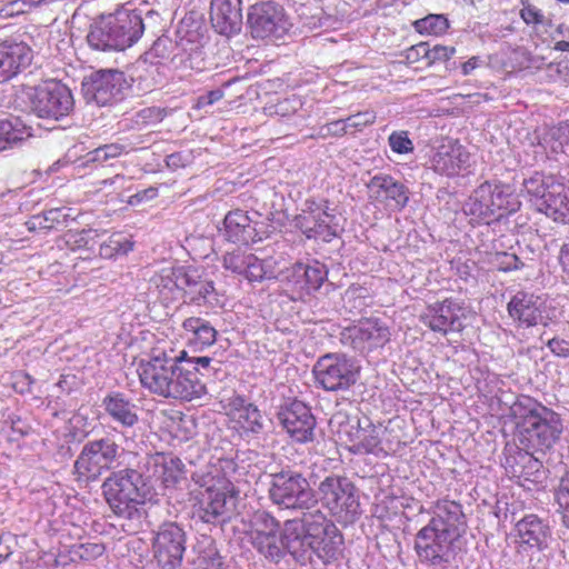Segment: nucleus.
Returning <instances> with one entry per match:
<instances>
[{"label": "nucleus", "mask_w": 569, "mask_h": 569, "mask_svg": "<svg viewBox=\"0 0 569 569\" xmlns=\"http://www.w3.org/2000/svg\"><path fill=\"white\" fill-rule=\"evenodd\" d=\"M320 499L339 521L353 522L360 515V502L353 482L345 477L331 475L318 487Z\"/></svg>", "instance_id": "obj_9"}, {"label": "nucleus", "mask_w": 569, "mask_h": 569, "mask_svg": "<svg viewBox=\"0 0 569 569\" xmlns=\"http://www.w3.org/2000/svg\"><path fill=\"white\" fill-rule=\"evenodd\" d=\"M182 327L203 346H211L216 341L217 330L202 318L190 317L183 321Z\"/></svg>", "instance_id": "obj_46"}, {"label": "nucleus", "mask_w": 569, "mask_h": 569, "mask_svg": "<svg viewBox=\"0 0 569 569\" xmlns=\"http://www.w3.org/2000/svg\"><path fill=\"white\" fill-rule=\"evenodd\" d=\"M495 59L506 72L531 68L540 69L545 60L542 57L532 56L522 47L502 49L500 53L495 56Z\"/></svg>", "instance_id": "obj_34"}, {"label": "nucleus", "mask_w": 569, "mask_h": 569, "mask_svg": "<svg viewBox=\"0 0 569 569\" xmlns=\"http://www.w3.org/2000/svg\"><path fill=\"white\" fill-rule=\"evenodd\" d=\"M523 188L540 212L556 222L569 223V187L563 181L535 173L523 181Z\"/></svg>", "instance_id": "obj_5"}, {"label": "nucleus", "mask_w": 569, "mask_h": 569, "mask_svg": "<svg viewBox=\"0 0 569 569\" xmlns=\"http://www.w3.org/2000/svg\"><path fill=\"white\" fill-rule=\"evenodd\" d=\"M439 520L441 529L453 531L455 537H459L465 527V515L460 503L452 500H439L435 507V516L429 522Z\"/></svg>", "instance_id": "obj_35"}, {"label": "nucleus", "mask_w": 569, "mask_h": 569, "mask_svg": "<svg viewBox=\"0 0 569 569\" xmlns=\"http://www.w3.org/2000/svg\"><path fill=\"white\" fill-rule=\"evenodd\" d=\"M154 476L161 480L164 487L174 486L182 475L183 465L177 457L158 453L153 459Z\"/></svg>", "instance_id": "obj_40"}, {"label": "nucleus", "mask_w": 569, "mask_h": 569, "mask_svg": "<svg viewBox=\"0 0 569 569\" xmlns=\"http://www.w3.org/2000/svg\"><path fill=\"white\" fill-rule=\"evenodd\" d=\"M102 406L113 421L124 428H131L138 422L137 406L121 392H110Z\"/></svg>", "instance_id": "obj_30"}, {"label": "nucleus", "mask_w": 569, "mask_h": 569, "mask_svg": "<svg viewBox=\"0 0 569 569\" xmlns=\"http://www.w3.org/2000/svg\"><path fill=\"white\" fill-rule=\"evenodd\" d=\"M300 269L303 270V276L306 279V286L308 290H317L321 287L325 279V273L320 268L300 266Z\"/></svg>", "instance_id": "obj_60"}, {"label": "nucleus", "mask_w": 569, "mask_h": 569, "mask_svg": "<svg viewBox=\"0 0 569 569\" xmlns=\"http://www.w3.org/2000/svg\"><path fill=\"white\" fill-rule=\"evenodd\" d=\"M153 553L163 569H174L182 562L186 551V532L176 522H164L153 539Z\"/></svg>", "instance_id": "obj_16"}, {"label": "nucleus", "mask_w": 569, "mask_h": 569, "mask_svg": "<svg viewBox=\"0 0 569 569\" xmlns=\"http://www.w3.org/2000/svg\"><path fill=\"white\" fill-rule=\"evenodd\" d=\"M183 302L199 308L213 309L221 307L220 295L214 287V282L197 273L196 270L186 272L183 279Z\"/></svg>", "instance_id": "obj_18"}, {"label": "nucleus", "mask_w": 569, "mask_h": 569, "mask_svg": "<svg viewBox=\"0 0 569 569\" xmlns=\"http://www.w3.org/2000/svg\"><path fill=\"white\" fill-rule=\"evenodd\" d=\"M545 150H550L555 154L565 153L569 147V123L561 122L556 127L548 129L540 141Z\"/></svg>", "instance_id": "obj_43"}, {"label": "nucleus", "mask_w": 569, "mask_h": 569, "mask_svg": "<svg viewBox=\"0 0 569 569\" xmlns=\"http://www.w3.org/2000/svg\"><path fill=\"white\" fill-rule=\"evenodd\" d=\"M186 272L183 269L163 270L151 279V284L163 303L168 305L182 297L183 284L180 282L186 279Z\"/></svg>", "instance_id": "obj_31"}, {"label": "nucleus", "mask_w": 569, "mask_h": 569, "mask_svg": "<svg viewBox=\"0 0 569 569\" xmlns=\"http://www.w3.org/2000/svg\"><path fill=\"white\" fill-rule=\"evenodd\" d=\"M519 202L510 188L500 183L483 182L463 206V211L478 221L501 218L518 210Z\"/></svg>", "instance_id": "obj_8"}, {"label": "nucleus", "mask_w": 569, "mask_h": 569, "mask_svg": "<svg viewBox=\"0 0 569 569\" xmlns=\"http://www.w3.org/2000/svg\"><path fill=\"white\" fill-rule=\"evenodd\" d=\"M370 198L396 210H402L409 201L408 188L388 174H378L368 183Z\"/></svg>", "instance_id": "obj_21"}, {"label": "nucleus", "mask_w": 569, "mask_h": 569, "mask_svg": "<svg viewBox=\"0 0 569 569\" xmlns=\"http://www.w3.org/2000/svg\"><path fill=\"white\" fill-rule=\"evenodd\" d=\"M299 526L296 519L286 521L282 549L284 548L299 565H310L316 569L313 539L301 535Z\"/></svg>", "instance_id": "obj_24"}, {"label": "nucleus", "mask_w": 569, "mask_h": 569, "mask_svg": "<svg viewBox=\"0 0 569 569\" xmlns=\"http://www.w3.org/2000/svg\"><path fill=\"white\" fill-rule=\"evenodd\" d=\"M174 49H181L190 59L200 49L198 34L186 32L176 43L168 36H161L153 42L147 54L150 58L168 59Z\"/></svg>", "instance_id": "obj_32"}, {"label": "nucleus", "mask_w": 569, "mask_h": 569, "mask_svg": "<svg viewBox=\"0 0 569 569\" xmlns=\"http://www.w3.org/2000/svg\"><path fill=\"white\" fill-rule=\"evenodd\" d=\"M103 497L112 512L128 520L127 531L136 532L141 526L143 505L148 495L141 472L126 468L112 472L102 483Z\"/></svg>", "instance_id": "obj_2"}, {"label": "nucleus", "mask_w": 569, "mask_h": 569, "mask_svg": "<svg viewBox=\"0 0 569 569\" xmlns=\"http://www.w3.org/2000/svg\"><path fill=\"white\" fill-rule=\"evenodd\" d=\"M99 247V254L102 258L111 259L119 254H127L132 250L133 243L120 234H112Z\"/></svg>", "instance_id": "obj_50"}, {"label": "nucleus", "mask_w": 569, "mask_h": 569, "mask_svg": "<svg viewBox=\"0 0 569 569\" xmlns=\"http://www.w3.org/2000/svg\"><path fill=\"white\" fill-rule=\"evenodd\" d=\"M28 13L22 0H11L0 7V18L9 19L19 14Z\"/></svg>", "instance_id": "obj_62"}, {"label": "nucleus", "mask_w": 569, "mask_h": 569, "mask_svg": "<svg viewBox=\"0 0 569 569\" xmlns=\"http://www.w3.org/2000/svg\"><path fill=\"white\" fill-rule=\"evenodd\" d=\"M519 440L527 449L545 452L553 447L562 433V421L551 409L536 405L518 425Z\"/></svg>", "instance_id": "obj_6"}, {"label": "nucleus", "mask_w": 569, "mask_h": 569, "mask_svg": "<svg viewBox=\"0 0 569 569\" xmlns=\"http://www.w3.org/2000/svg\"><path fill=\"white\" fill-rule=\"evenodd\" d=\"M154 72L156 68L152 64H148L147 61L138 62L131 69V86H134L139 92L152 91L157 84Z\"/></svg>", "instance_id": "obj_48"}, {"label": "nucleus", "mask_w": 569, "mask_h": 569, "mask_svg": "<svg viewBox=\"0 0 569 569\" xmlns=\"http://www.w3.org/2000/svg\"><path fill=\"white\" fill-rule=\"evenodd\" d=\"M249 243H242L223 257V267L246 279H249Z\"/></svg>", "instance_id": "obj_47"}, {"label": "nucleus", "mask_w": 569, "mask_h": 569, "mask_svg": "<svg viewBox=\"0 0 569 569\" xmlns=\"http://www.w3.org/2000/svg\"><path fill=\"white\" fill-rule=\"evenodd\" d=\"M335 219V216L327 211L310 212L299 217L298 224L307 238L330 242L337 237V226L333 223Z\"/></svg>", "instance_id": "obj_27"}, {"label": "nucleus", "mask_w": 569, "mask_h": 569, "mask_svg": "<svg viewBox=\"0 0 569 569\" xmlns=\"http://www.w3.org/2000/svg\"><path fill=\"white\" fill-rule=\"evenodd\" d=\"M251 545L270 561L278 562L282 557L283 538H280L279 531L270 533V537L267 533L253 536Z\"/></svg>", "instance_id": "obj_45"}, {"label": "nucleus", "mask_w": 569, "mask_h": 569, "mask_svg": "<svg viewBox=\"0 0 569 569\" xmlns=\"http://www.w3.org/2000/svg\"><path fill=\"white\" fill-rule=\"evenodd\" d=\"M302 107V101L299 97L292 94L291 97L284 98L278 101L276 104L263 108L268 110L270 114H277L280 117H288L296 113Z\"/></svg>", "instance_id": "obj_54"}, {"label": "nucleus", "mask_w": 569, "mask_h": 569, "mask_svg": "<svg viewBox=\"0 0 569 569\" xmlns=\"http://www.w3.org/2000/svg\"><path fill=\"white\" fill-rule=\"evenodd\" d=\"M127 87L124 73L114 69L91 72L81 83L84 99L98 106H107L120 100Z\"/></svg>", "instance_id": "obj_14"}, {"label": "nucleus", "mask_w": 569, "mask_h": 569, "mask_svg": "<svg viewBox=\"0 0 569 569\" xmlns=\"http://www.w3.org/2000/svg\"><path fill=\"white\" fill-rule=\"evenodd\" d=\"M391 150L399 154H406L413 151V142L409 139L405 130L393 131L388 138Z\"/></svg>", "instance_id": "obj_58"}, {"label": "nucleus", "mask_w": 569, "mask_h": 569, "mask_svg": "<svg viewBox=\"0 0 569 569\" xmlns=\"http://www.w3.org/2000/svg\"><path fill=\"white\" fill-rule=\"evenodd\" d=\"M94 236L96 231L91 229H82L80 231L69 230L64 234V241L71 250H78L82 248L92 249L94 244Z\"/></svg>", "instance_id": "obj_52"}, {"label": "nucleus", "mask_w": 569, "mask_h": 569, "mask_svg": "<svg viewBox=\"0 0 569 569\" xmlns=\"http://www.w3.org/2000/svg\"><path fill=\"white\" fill-rule=\"evenodd\" d=\"M550 351L561 358H569V341L560 338H552L547 342Z\"/></svg>", "instance_id": "obj_64"}, {"label": "nucleus", "mask_w": 569, "mask_h": 569, "mask_svg": "<svg viewBox=\"0 0 569 569\" xmlns=\"http://www.w3.org/2000/svg\"><path fill=\"white\" fill-rule=\"evenodd\" d=\"M241 0H211L210 21L220 34L232 36L242 27Z\"/></svg>", "instance_id": "obj_22"}, {"label": "nucleus", "mask_w": 569, "mask_h": 569, "mask_svg": "<svg viewBox=\"0 0 569 569\" xmlns=\"http://www.w3.org/2000/svg\"><path fill=\"white\" fill-rule=\"evenodd\" d=\"M251 478L256 479L257 487H266V482L272 479L273 473H278L276 471L274 465V456L270 451L252 452L251 451Z\"/></svg>", "instance_id": "obj_42"}, {"label": "nucleus", "mask_w": 569, "mask_h": 569, "mask_svg": "<svg viewBox=\"0 0 569 569\" xmlns=\"http://www.w3.org/2000/svg\"><path fill=\"white\" fill-rule=\"evenodd\" d=\"M462 308L451 299L435 302L426 308L420 320L430 330L443 336L450 332H459L463 328Z\"/></svg>", "instance_id": "obj_17"}, {"label": "nucleus", "mask_w": 569, "mask_h": 569, "mask_svg": "<svg viewBox=\"0 0 569 569\" xmlns=\"http://www.w3.org/2000/svg\"><path fill=\"white\" fill-rule=\"evenodd\" d=\"M376 120V113L371 110L358 112L346 118L349 129L361 130L363 127L372 124Z\"/></svg>", "instance_id": "obj_59"}, {"label": "nucleus", "mask_w": 569, "mask_h": 569, "mask_svg": "<svg viewBox=\"0 0 569 569\" xmlns=\"http://www.w3.org/2000/svg\"><path fill=\"white\" fill-rule=\"evenodd\" d=\"M273 503L287 509H310L317 505L315 491L299 471L282 469L266 482Z\"/></svg>", "instance_id": "obj_7"}, {"label": "nucleus", "mask_w": 569, "mask_h": 569, "mask_svg": "<svg viewBox=\"0 0 569 569\" xmlns=\"http://www.w3.org/2000/svg\"><path fill=\"white\" fill-rule=\"evenodd\" d=\"M228 416L232 423V428L240 436L249 432V403L243 396H234L230 398L228 403Z\"/></svg>", "instance_id": "obj_44"}, {"label": "nucleus", "mask_w": 569, "mask_h": 569, "mask_svg": "<svg viewBox=\"0 0 569 569\" xmlns=\"http://www.w3.org/2000/svg\"><path fill=\"white\" fill-rule=\"evenodd\" d=\"M347 436L350 442L348 450L353 455L377 453L380 449L379 431L370 421H367L366 426L358 421L357 426H351Z\"/></svg>", "instance_id": "obj_29"}, {"label": "nucleus", "mask_w": 569, "mask_h": 569, "mask_svg": "<svg viewBox=\"0 0 569 569\" xmlns=\"http://www.w3.org/2000/svg\"><path fill=\"white\" fill-rule=\"evenodd\" d=\"M32 50L24 42L3 41L0 43V83H4L24 69L32 61Z\"/></svg>", "instance_id": "obj_20"}, {"label": "nucleus", "mask_w": 569, "mask_h": 569, "mask_svg": "<svg viewBox=\"0 0 569 569\" xmlns=\"http://www.w3.org/2000/svg\"><path fill=\"white\" fill-rule=\"evenodd\" d=\"M143 31L141 14L137 10L121 8L96 20L87 34V42L97 51H123L134 44Z\"/></svg>", "instance_id": "obj_3"}, {"label": "nucleus", "mask_w": 569, "mask_h": 569, "mask_svg": "<svg viewBox=\"0 0 569 569\" xmlns=\"http://www.w3.org/2000/svg\"><path fill=\"white\" fill-rule=\"evenodd\" d=\"M366 291L362 287H349L343 295L345 306L349 307L351 312H360L368 305Z\"/></svg>", "instance_id": "obj_55"}, {"label": "nucleus", "mask_w": 569, "mask_h": 569, "mask_svg": "<svg viewBox=\"0 0 569 569\" xmlns=\"http://www.w3.org/2000/svg\"><path fill=\"white\" fill-rule=\"evenodd\" d=\"M428 54H429V44L427 42H420L418 44L410 47L406 51V59L410 63H415V62L419 61L420 59H426L428 61Z\"/></svg>", "instance_id": "obj_63"}, {"label": "nucleus", "mask_w": 569, "mask_h": 569, "mask_svg": "<svg viewBox=\"0 0 569 569\" xmlns=\"http://www.w3.org/2000/svg\"><path fill=\"white\" fill-rule=\"evenodd\" d=\"M556 499L562 510L563 523L569 528V470L560 479L556 491Z\"/></svg>", "instance_id": "obj_56"}, {"label": "nucleus", "mask_w": 569, "mask_h": 569, "mask_svg": "<svg viewBox=\"0 0 569 569\" xmlns=\"http://www.w3.org/2000/svg\"><path fill=\"white\" fill-rule=\"evenodd\" d=\"M503 467L510 477L530 480L540 471L542 463L528 450L516 448L506 456Z\"/></svg>", "instance_id": "obj_33"}, {"label": "nucleus", "mask_w": 569, "mask_h": 569, "mask_svg": "<svg viewBox=\"0 0 569 569\" xmlns=\"http://www.w3.org/2000/svg\"><path fill=\"white\" fill-rule=\"evenodd\" d=\"M455 52L456 49L453 47L440 44H436L432 48L429 47L428 64L437 61H447L455 54Z\"/></svg>", "instance_id": "obj_61"}, {"label": "nucleus", "mask_w": 569, "mask_h": 569, "mask_svg": "<svg viewBox=\"0 0 569 569\" xmlns=\"http://www.w3.org/2000/svg\"><path fill=\"white\" fill-rule=\"evenodd\" d=\"M279 522L267 511L257 510L251 515V539L253 536H262L279 531Z\"/></svg>", "instance_id": "obj_49"}, {"label": "nucleus", "mask_w": 569, "mask_h": 569, "mask_svg": "<svg viewBox=\"0 0 569 569\" xmlns=\"http://www.w3.org/2000/svg\"><path fill=\"white\" fill-rule=\"evenodd\" d=\"M226 237L231 242L248 243L247 228L249 227V216L247 212L236 209L230 211L223 221Z\"/></svg>", "instance_id": "obj_41"}, {"label": "nucleus", "mask_w": 569, "mask_h": 569, "mask_svg": "<svg viewBox=\"0 0 569 569\" xmlns=\"http://www.w3.org/2000/svg\"><path fill=\"white\" fill-rule=\"evenodd\" d=\"M31 137L33 128L22 117L10 114L0 119V152L20 147Z\"/></svg>", "instance_id": "obj_28"}, {"label": "nucleus", "mask_w": 569, "mask_h": 569, "mask_svg": "<svg viewBox=\"0 0 569 569\" xmlns=\"http://www.w3.org/2000/svg\"><path fill=\"white\" fill-rule=\"evenodd\" d=\"M221 362L210 357H171L164 351H153L150 359L141 361L138 375L142 387L159 397L192 401L207 393V383L213 380Z\"/></svg>", "instance_id": "obj_1"}, {"label": "nucleus", "mask_w": 569, "mask_h": 569, "mask_svg": "<svg viewBox=\"0 0 569 569\" xmlns=\"http://www.w3.org/2000/svg\"><path fill=\"white\" fill-rule=\"evenodd\" d=\"M27 96L31 111L42 119L60 120L74 107L70 88L58 80H47L28 88Z\"/></svg>", "instance_id": "obj_10"}, {"label": "nucleus", "mask_w": 569, "mask_h": 569, "mask_svg": "<svg viewBox=\"0 0 569 569\" xmlns=\"http://www.w3.org/2000/svg\"><path fill=\"white\" fill-rule=\"evenodd\" d=\"M347 337L351 340L355 350L365 352L386 345L390 340V331L378 320L367 319L349 328Z\"/></svg>", "instance_id": "obj_23"}, {"label": "nucleus", "mask_w": 569, "mask_h": 569, "mask_svg": "<svg viewBox=\"0 0 569 569\" xmlns=\"http://www.w3.org/2000/svg\"><path fill=\"white\" fill-rule=\"evenodd\" d=\"M313 375L325 390L345 391L357 382L359 369L345 355L327 353L317 360Z\"/></svg>", "instance_id": "obj_12"}, {"label": "nucleus", "mask_w": 569, "mask_h": 569, "mask_svg": "<svg viewBox=\"0 0 569 569\" xmlns=\"http://www.w3.org/2000/svg\"><path fill=\"white\" fill-rule=\"evenodd\" d=\"M71 211V208H52L32 216L26 222V226L29 231L48 232L61 226H67L69 220H73Z\"/></svg>", "instance_id": "obj_37"}, {"label": "nucleus", "mask_w": 569, "mask_h": 569, "mask_svg": "<svg viewBox=\"0 0 569 569\" xmlns=\"http://www.w3.org/2000/svg\"><path fill=\"white\" fill-rule=\"evenodd\" d=\"M342 536L335 531L313 539L316 556V569L320 565H327L338 559L341 553Z\"/></svg>", "instance_id": "obj_38"}, {"label": "nucleus", "mask_w": 569, "mask_h": 569, "mask_svg": "<svg viewBox=\"0 0 569 569\" xmlns=\"http://www.w3.org/2000/svg\"><path fill=\"white\" fill-rule=\"evenodd\" d=\"M439 520L429 522L416 536L415 549L422 562L443 567L449 562L451 545L457 539L453 531L439 528Z\"/></svg>", "instance_id": "obj_13"}, {"label": "nucleus", "mask_w": 569, "mask_h": 569, "mask_svg": "<svg viewBox=\"0 0 569 569\" xmlns=\"http://www.w3.org/2000/svg\"><path fill=\"white\" fill-rule=\"evenodd\" d=\"M273 277L272 261L268 258H259L251 253V282L261 281Z\"/></svg>", "instance_id": "obj_57"}, {"label": "nucleus", "mask_w": 569, "mask_h": 569, "mask_svg": "<svg viewBox=\"0 0 569 569\" xmlns=\"http://www.w3.org/2000/svg\"><path fill=\"white\" fill-rule=\"evenodd\" d=\"M244 498L240 497V490L231 481L218 480L196 493L191 518L196 523L222 526L232 518L241 516V509L246 508Z\"/></svg>", "instance_id": "obj_4"}, {"label": "nucleus", "mask_w": 569, "mask_h": 569, "mask_svg": "<svg viewBox=\"0 0 569 569\" xmlns=\"http://www.w3.org/2000/svg\"><path fill=\"white\" fill-rule=\"evenodd\" d=\"M469 152L461 144L448 143L438 148L431 163L437 173L453 177L469 167Z\"/></svg>", "instance_id": "obj_26"}, {"label": "nucleus", "mask_w": 569, "mask_h": 569, "mask_svg": "<svg viewBox=\"0 0 569 569\" xmlns=\"http://www.w3.org/2000/svg\"><path fill=\"white\" fill-rule=\"evenodd\" d=\"M119 446L110 438H100L86 442L77 457L73 469L79 481H96L103 471L113 467Z\"/></svg>", "instance_id": "obj_11"}, {"label": "nucleus", "mask_w": 569, "mask_h": 569, "mask_svg": "<svg viewBox=\"0 0 569 569\" xmlns=\"http://www.w3.org/2000/svg\"><path fill=\"white\" fill-rule=\"evenodd\" d=\"M311 509H307L308 511L303 512L302 518L297 520L300 525L299 532L303 531L302 535L315 539L326 535L328 531L329 533L337 531L335 523L321 510Z\"/></svg>", "instance_id": "obj_39"}, {"label": "nucleus", "mask_w": 569, "mask_h": 569, "mask_svg": "<svg viewBox=\"0 0 569 569\" xmlns=\"http://www.w3.org/2000/svg\"><path fill=\"white\" fill-rule=\"evenodd\" d=\"M415 28L419 33L441 34L449 28V21L443 14H429L415 21Z\"/></svg>", "instance_id": "obj_51"}, {"label": "nucleus", "mask_w": 569, "mask_h": 569, "mask_svg": "<svg viewBox=\"0 0 569 569\" xmlns=\"http://www.w3.org/2000/svg\"><path fill=\"white\" fill-rule=\"evenodd\" d=\"M291 26L278 3L267 1L251 6V38L277 41L287 34Z\"/></svg>", "instance_id": "obj_15"}, {"label": "nucleus", "mask_w": 569, "mask_h": 569, "mask_svg": "<svg viewBox=\"0 0 569 569\" xmlns=\"http://www.w3.org/2000/svg\"><path fill=\"white\" fill-rule=\"evenodd\" d=\"M516 529L521 543L542 548L549 537V527L536 515H528L517 522Z\"/></svg>", "instance_id": "obj_36"}, {"label": "nucleus", "mask_w": 569, "mask_h": 569, "mask_svg": "<svg viewBox=\"0 0 569 569\" xmlns=\"http://www.w3.org/2000/svg\"><path fill=\"white\" fill-rule=\"evenodd\" d=\"M279 420L287 432L298 442L313 439L316 419L311 410L301 401H293L279 412Z\"/></svg>", "instance_id": "obj_19"}, {"label": "nucleus", "mask_w": 569, "mask_h": 569, "mask_svg": "<svg viewBox=\"0 0 569 569\" xmlns=\"http://www.w3.org/2000/svg\"><path fill=\"white\" fill-rule=\"evenodd\" d=\"M508 315L523 327H535L542 321V301L539 297L518 291L508 302Z\"/></svg>", "instance_id": "obj_25"}, {"label": "nucleus", "mask_w": 569, "mask_h": 569, "mask_svg": "<svg viewBox=\"0 0 569 569\" xmlns=\"http://www.w3.org/2000/svg\"><path fill=\"white\" fill-rule=\"evenodd\" d=\"M520 18L526 24L551 27V19L546 17L543 12L532 4L529 0H521Z\"/></svg>", "instance_id": "obj_53"}]
</instances>
